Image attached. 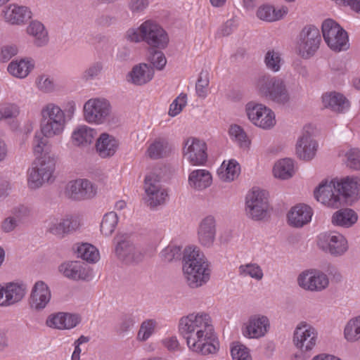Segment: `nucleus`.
Returning <instances> with one entry per match:
<instances>
[{"label":"nucleus","mask_w":360,"mask_h":360,"mask_svg":"<svg viewBox=\"0 0 360 360\" xmlns=\"http://www.w3.org/2000/svg\"><path fill=\"white\" fill-rule=\"evenodd\" d=\"M239 274L243 276H250L257 281H260L264 276L260 266L256 263L242 264L238 268Z\"/></svg>","instance_id":"obj_46"},{"label":"nucleus","mask_w":360,"mask_h":360,"mask_svg":"<svg viewBox=\"0 0 360 360\" xmlns=\"http://www.w3.org/2000/svg\"><path fill=\"white\" fill-rule=\"evenodd\" d=\"M58 271L65 277L73 281H87L91 276L89 268L79 261L62 263L58 266Z\"/></svg>","instance_id":"obj_23"},{"label":"nucleus","mask_w":360,"mask_h":360,"mask_svg":"<svg viewBox=\"0 0 360 360\" xmlns=\"http://www.w3.org/2000/svg\"><path fill=\"white\" fill-rule=\"evenodd\" d=\"M27 33L34 37V43L37 46H43L48 43L47 32L40 22H32L27 27Z\"/></svg>","instance_id":"obj_40"},{"label":"nucleus","mask_w":360,"mask_h":360,"mask_svg":"<svg viewBox=\"0 0 360 360\" xmlns=\"http://www.w3.org/2000/svg\"><path fill=\"white\" fill-rule=\"evenodd\" d=\"M150 4V0H129L128 8L132 14H139L143 12Z\"/></svg>","instance_id":"obj_61"},{"label":"nucleus","mask_w":360,"mask_h":360,"mask_svg":"<svg viewBox=\"0 0 360 360\" xmlns=\"http://www.w3.org/2000/svg\"><path fill=\"white\" fill-rule=\"evenodd\" d=\"M212 182V175L206 169L193 170L188 176L189 186L196 191L205 190L210 186Z\"/></svg>","instance_id":"obj_33"},{"label":"nucleus","mask_w":360,"mask_h":360,"mask_svg":"<svg viewBox=\"0 0 360 360\" xmlns=\"http://www.w3.org/2000/svg\"><path fill=\"white\" fill-rule=\"evenodd\" d=\"M103 70V64L96 62L91 64L82 74V78L86 80H92L98 77Z\"/></svg>","instance_id":"obj_59"},{"label":"nucleus","mask_w":360,"mask_h":360,"mask_svg":"<svg viewBox=\"0 0 360 360\" xmlns=\"http://www.w3.org/2000/svg\"><path fill=\"white\" fill-rule=\"evenodd\" d=\"M313 215L312 209L304 204L292 207L288 213V222L294 228H302L309 224Z\"/></svg>","instance_id":"obj_25"},{"label":"nucleus","mask_w":360,"mask_h":360,"mask_svg":"<svg viewBox=\"0 0 360 360\" xmlns=\"http://www.w3.org/2000/svg\"><path fill=\"white\" fill-rule=\"evenodd\" d=\"M4 287L5 304L11 306L22 300L26 294V285L19 283H8Z\"/></svg>","instance_id":"obj_32"},{"label":"nucleus","mask_w":360,"mask_h":360,"mask_svg":"<svg viewBox=\"0 0 360 360\" xmlns=\"http://www.w3.org/2000/svg\"><path fill=\"white\" fill-rule=\"evenodd\" d=\"M317 148L316 141L313 139L308 131H306L297 141L296 155L300 160L309 161L315 157Z\"/></svg>","instance_id":"obj_26"},{"label":"nucleus","mask_w":360,"mask_h":360,"mask_svg":"<svg viewBox=\"0 0 360 360\" xmlns=\"http://www.w3.org/2000/svg\"><path fill=\"white\" fill-rule=\"evenodd\" d=\"M231 354L233 360H252L249 349L240 342L233 343Z\"/></svg>","instance_id":"obj_52"},{"label":"nucleus","mask_w":360,"mask_h":360,"mask_svg":"<svg viewBox=\"0 0 360 360\" xmlns=\"http://www.w3.org/2000/svg\"><path fill=\"white\" fill-rule=\"evenodd\" d=\"M288 11L287 7L285 6L276 9L274 6L264 5L258 8L257 16L262 20L272 22L280 20Z\"/></svg>","instance_id":"obj_37"},{"label":"nucleus","mask_w":360,"mask_h":360,"mask_svg":"<svg viewBox=\"0 0 360 360\" xmlns=\"http://www.w3.org/2000/svg\"><path fill=\"white\" fill-rule=\"evenodd\" d=\"M324 106L338 112H343L349 107V101L341 94L331 92L323 96Z\"/></svg>","instance_id":"obj_34"},{"label":"nucleus","mask_w":360,"mask_h":360,"mask_svg":"<svg viewBox=\"0 0 360 360\" xmlns=\"http://www.w3.org/2000/svg\"><path fill=\"white\" fill-rule=\"evenodd\" d=\"M345 338L350 342L360 340V316L350 319L344 329Z\"/></svg>","instance_id":"obj_43"},{"label":"nucleus","mask_w":360,"mask_h":360,"mask_svg":"<svg viewBox=\"0 0 360 360\" xmlns=\"http://www.w3.org/2000/svg\"><path fill=\"white\" fill-rule=\"evenodd\" d=\"M36 83L38 89L44 93L53 91L55 87L53 80L46 75L39 76Z\"/></svg>","instance_id":"obj_60"},{"label":"nucleus","mask_w":360,"mask_h":360,"mask_svg":"<svg viewBox=\"0 0 360 360\" xmlns=\"http://www.w3.org/2000/svg\"><path fill=\"white\" fill-rule=\"evenodd\" d=\"M5 20L13 25H19L31 18V11L25 6L11 4L3 11Z\"/></svg>","instance_id":"obj_30"},{"label":"nucleus","mask_w":360,"mask_h":360,"mask_svg":"<svg viewBox=\"0 0 360 360\" xmlns=\"http://www.w3.org/2000/svg\"><path fill=\"white\" fill-rule=\"evenodd\" d=\"M268 194L265 191L253 189L248 193L245 200L246 215L252 220L260 221L269 215Z\"/></svg>","instance_id":"obj_8"},{"label":"nucleus","mask_w":360,"mask_h":360,"mask_svg":"<svg viewBox=\"0 0 360 360\" xmlns=\"http://www.w3.org/2000/svg\"><path fill=\"white\" fill-rule=\"evenodd\" d=\"M184 278L191 288H198L206 284L210 278L211 270L204 253L198 247L184 249L182 257Z\"/></svg>","instance_id":"obj_2"},{"label":"nucleus","mask_w":360,"mask_h":360,"mask_svg":"<svg viewBox=\"0 0 360 360\" xmlns=\"http://www.w3.org/2000/svg\"><path fill=\"white\" fill-rule=\"evenodd\" d=\"M118 223V216L115 212L106 213L101 224V232L105 236H110L115 231Z\"/></svg>","instance_id":"obj_45"},{"label":"nucleus","mask_w":360,"mask_h":360,"mask_svg":"<svg viewBox=\"0 0 360 360\" xmlns=\"http://www.w3.org/2000/svg\"><path fill=\"white\" fill-rule=\"evenodd\" d=\"M186 104V94H180L170 105L169 115L174 117L179 114Z\"/></svg>","instance_id":"obj_57"},{"label":"nucleus","mask_w":360,"mask_h":360,"mask_svg":"<svg viewBox=\"0 0 360 360\" xmlns=\"http://www.w3.org/2000/svg\"><path fill=\"white\" fill-rule=\"evenodd\" d=\"M153 68L146 63L134 65L127 75V81L135 86H143L150 82L154 77Z\"/></svg>","instance_id":"obj_24"},{"label":"nucleus","mask_w":360,"mask_h":360,"mask_svg":"<svg viewBox=\"0 0 360 360\" xmlns=\"http://www.w3.org/2000/svg\"><path fill=\"white\" fill-rule=\"evenodd\" d=\"M96 134V131L86 125H82L76 128L72 134L74 145L79 147L89 146Z\"/></svg>","instance_id":"obj_35"},{"label":"nucleus","mask_w":360,"mask_h":360,"mask_svg":"<svg viewBox=\"0 0 360 360\" xmlns=\"http://www.w3.org/2000/svg\"><path fill=\"white\" fill-rule=\"evenodd\" d=\"M317 245L323 252L333 257H340L348 250L346 238L338 232H325L318 236Z\"/></svg>","instance_id":"obj_10"},{"label":"nucleus","mask_w":360,"mask_h":360,"mask_svg":"<svg viewBox=\"0 0 360 360\" xmlns=\"http://www.w3.org/2000/svg\"><path fill=\"white\" fill-rule=\"evenodd\" d=\"M119 148V141L112 135L102 133L96 143V151L102 158L113 156Z\"/></svg>","instance_id":"obj_28"},{"label":"nucleus","mask_w":360,"mask_h":360,"mask_svg":"<svg viewBox=\"0 0 360 360\" xmlns=\"http://www.w3.org/2000/svg\"><path fill=\"white\" fill-rule=\"evenodd\" d=\"M298 285L310 292H321L329 285V279L323 272L310 269L302 271L297 277Z\"/></svg>","instance_id":"obj_16"},{"label":"nucleus","mask_w":360,"mask_h":360,"mask_svg":"<svg viewBox=\"0 0 360 360\" xmlns=\"http://www.w3.org/2000/svg\"><path fill=\"white\" fill-rule=\"evenodd\" d=\"M240 167L239 164L233 160H231L228 163L223 162L217 171L219 179L225 182L233 181L240 174Z\"/></svg>","instance_id":"obj_38"},{"label":"nucleus","mask_w":360,"mask_h":360,"mask_svg":"<svg viewBox=\"0 0 360 360\" xmlns=\"http://www.w3.org/2000/svg\"><path fill=\"white\" fill-rule=\"evenodd\" d=\"M270 328L269 318L262 314H254L249 317L243 328V334L248 338H260L264 337Z\"/></svg>","instance_id":"obj_19"},{"label":"nucleus","mask_w":360,"mask_h":360,"mask_svg":"<svg viewBox=\"0 0 360 360\" xmlns=\"http://www.w3.org/2000/svg\"><path fill=\"white\" fill-rule=\"evenodd\" d=\"M358 221L357 213L350 208H342L335 212L331 217V223L335 226L350 228Z\"/></svg>","instance_id":"obj_31"},{"label":"nucleus","mask_w":360,"mask_h":360,"mask_svg":"<svg viewBox=\"0 0 360 360\" xmlns=\"http://www.w3.org/2000/svg\"><path fill=\"white\" fill-rule=\"evenodd\" d=\"M20 224L10 214L4 218L1 223V230L5 233L14 231Z\"/></svg>","instance_id":"obj_62"},{"label":"nucleus","mask_w":360,"mask_h":360,"mask_svg":"<svg viewBox=\"0 0 360 360\" xmlns=\"http://www.w3.org/2000/svg\"><path fill=\"white\" fill-rule=\"evenodd\" d=\"M157 322L154 319H147L143 321L137 333V340L140 342L148 340L155 333Z\"/></svg>","instance_id":"obj_47"},{"label":"nucleus","mask_w":360,"mask_h":360,"mask_svg":"<svg viewBox=\"0 0 360 360\" xmlns=\"http://www.w3.org/2000/svg\"><path fill=\"white\" fill-rule=\"evenodd\" d=\"M117 257L126 264H136L143 259V254L128 238L117 241L115 246Z\"/></svg>","instance_id":"obj_20"},{"label":"nucleus","mask_w":360,"mask_h":360,"mask_svg":"<svg viewBox=\"0 0 360 360\" xmlns=\"http://www.w3.org/2000/svg\"><path fill=\"white\" fill-rule=\"evenodd\" d=\"M264 62L269 70L278 72L281 70L283 60L278 51L270 49L265 53Z\"/></svg>","instance_id":"obj_44"},{"label":"nucleus","mask_w":360,"mask_h":360,"mask_svg":"<svg viewBox=\"0 0 360 360\" xmlns=\"http://www.w3.org/2000/svg\"><path fill=\"white\" fill-rule=\"evenodd\" d=\"M258 92L266 98L281 106H288L292 102V97L285 81L281 77L264 75L256 81Z\"/></svg>","instance_id":"obj_3"},{"label":"nucleus","mask_w":360,"mask_h":360,"mask_svg":"<svg viewBox=\"0 0 360 360\" xmlns=\"http://www.w3.org/2000/svg\"><path fill=\"white\" fill-rule=\"evenodd\" d=\"M32 214L31 209L25 205H20L13 207L11 211V215L20 224L23 223Z\"/></svg>","instance_id":"obj_53"},{"label":"nucleus","mask_w":360,"mask_h":360,"mask_svg":"<svg viewBox=\"0 0 360 360\" xmlns=\"http://www.w3.org/2000/svg\"><path fill=\"white\" fill-rule=\"evenodd\" d=\"M64 330H69L76 327L81 321V317L78 314L63 312Z\"/></svg>","instance_id":"obj_63"},{"label":"nucleus","mask_w":360,"mask_h":360,"mask_svg":"<svg viewBox=\"0 0 360 360\" xmlns=\"http://www.w3.org/2000/svg\"><path fill=\"white\" fill-rule=\"evenodd\" d=\"M40 129L46 138L60 136L64 131L67 120L65 112L53 103L44 105L40 112Z\"/></svg>","instance_id":"obj_4"},{"label":"nucleus","mask_w":360,"mask_h":360,"mask_svg":"<svg viewBox=\"0 0 360 360\" xmlns=\"http://www.w3.org/2000/svg\"><path fill=\"white\" fill-rule=\"evenodd\" d=\"M318 331L311 324L302 321L293 333V343L302 352L311 351L316 345Z\"/></svg>","instance_id":"obj_13"},{"label":"nucleus","mask_w":360,"mask_h":360,"mask_svg":"<svg viewBox=\"0 0 360 360\" xmlns=\"http://www.w3.org/2000/svg\"><path fill=\"white\" fill-rule=\"evenodd\" d=\"M112 107L110 102L102 97L92 98L83 106L84 120L89 124H103L111 117Z\"/></svg>","instance_id":"obj_6"},{"label":"nucleus","mask_w":360,"mask_h":360,"mask_svg":"<svg viewBox=\"0 0 360 360\" xmlns=\"http://www.w3.org/2000/svg\"><path fill=\"white\" fill-rule=\"evenodd\" d=\"M320 42L319 30L314 25L304 27L300 34L297 48L299 55L305 58L311 57L318 50Z\"/></svg>","instance_id":"obj_15"},{"label":"nucleus","mask_w":360,"mask_h":360,"mask_svg":"<svg viewBox=\"0 0 360 360\" xmlns=\"http://www.w3.org/2000/svg\"><path fill=\"white\" fill-rule=\"evenodd\" d=\"M48 231L59 238H63L68 234L65 217L63 219H55L49 222Z\"/></svg>","instance_id":"obj_50"},{"label":"nucleus","mask_w":360,"mask_h":360,"mask_svg":"<svg viewBox=\"0 0 360 360\" xmlns=\"http://www.w3.org/2000/svg\"><path fill=\"white\" fill-rule=\"evenodd\" d=\"M34 68V64L27 59L13 60L8 65V72L17 78H25Z\"/></svg>","instance_id":"obj_36"},{"label":"nucleus","mask_w":360,"mask_h":360,"mask_svg":"<svg viewBox=\"0 0 360 360\" xmlns=\"http://www.w3.org/2000/svg\"><path fill=\"white\" fill-rule=\"evenodd\" d=\"M145 202L150 208H155L165 203L167 191L160 184V177L155 172L148 174L144 181Z\"/></svg>","instance_id":"obj_9"},{"label":"nucleus","mask_w":360,"mask_h":360,"mask_svg":"<svg viewBox=\"0 0 360 360\" xmlns=\"http://www.w3.org/2000/svg\"><path fill=\"white\" fill-rule=\"evenodd\" d=\"M229 135L240 147H248L250 141L246 133L240 126L237 124L231 125L229 129Z\"/></svg>","instance_id":"obj_49"},{"label":"nucleus","mask_w":360,"mask_h":360,"mask_svg":"<svg viewBox=\"0 0 360 360\" xmlns=\"http://www.w3.org/2000/svg\"><path fill=\"white\" fill-rule=\"evenodd\" d=\"M20 107L14 103H0V120L16 118L20 114Z\"/></svg>","instance_id":"obj_48"},{"label":"nucleus","mask_w":360,"mask_h":360,"mask_svg":"<svg viewBox=\"0 0 360 360\" xmlns=\"http://www.w3.org/2000/svg\"><path fill=\"white\" fill-rule=\"evenodd\" d=\"M314 197L317 201L332 208H338L344 202L336 180L322 182L314 191Z\"/></svg>","instance_id":"obj_12"},{"label":"nucleus","mask_w":360,"mask_h":360,"mask_svg":"<svg viewBox=\"0 0 360 360\" xmlns=\"http://www.w3.org/2000/svg\"><path fill=\"white\" fill-rule=\"evenodd\" d=\"M217 234V221L212 215L203 217L198 224L197 235L199 243L205 248H212Z\"/></svg>","instance_id":"obj_21"},{"label":"nucleus","mask_w":360,"mask_h":360,"mask_svg":"<svg viewBox=\"0 0 360 360\" xmlns=\"http://www.w3.org/2000/svg\"><path fill=\"white\" fill-rule=\"evenodd\" d=\"M321 30L324 41L330 49L340 51L349 48L347 32L335 20L330 18L325 20Z\"/></svg>","instance_id":"obj_7"},{"label":"nucleus","mask_w":360,"mask_h":360,"mask_svg":"<svg viewBox=\"0 0 360 360\" xmlns=\"http://www.w3.org/2000/svg\"><path fill=\"white\" fill-rule=\"evenodd\" d=\"M245 110L248 119L258 127L269 129L276 124L274 112L264 104L250 102L246 105Z\"/></svg>","instance_id":"obj_11"},{"label":"nucleus","mask_w":360,"mask_h":360,"mask_svg":"<svg viewBox=\"0 0 360 360\" xmlns=\"http://www.w3.org/2000/svg\"><path fill=\"white\" fill-rule=\"evenodd\" d=\"M209 79L206 75H200L195 84V91L198 97L205 98L207 95Z\"/></svg>","instance_id":"obj_56"},{"label":"nucleus","mask_w":360,"mask_h":360,"mask_svg":"<svg viewBox=\"0 0 360 360\" xmlns=\"http://www.w3.org/2000/svg\"><path fill=\"white\" fill-rule=\"evenodd\" d=\"M63 312H59L49 316L46 320V325L50 328L64 330Z\"/></svg>","instance_id":"obj_64"},{"label":"nucleus","mask_w":360,"mask_h":360,"mask_svg":"<svg viewBox=\"0 0 360 360\" xmlns=\"http://www.w3.org/2000/svg\"><path fill=\"white\" fill-rule=\"evenodd\" d=\"M207 145L197 138H188L184 142V155L192 165H202L207 158Z\"/></svg>","instance_id":"obj_17"},{"label":"nucleus","mask_w":360,"mask_h":360,"mask_svg":"<svg viewBox=\"0 0 360 360\" xmlns=\"http://www.w3.org/2000/svg\"><path fill=\"white\" fill-rule=\"evenodd\" d=\"M347 165L356 170L360 169V150L357 148H352L346 153Z\"/></svg>","instance_id":"obj_55"},{"label":"nucleus","mask_w":360,"mask_h":360,"mask_svg":"<svg viewBox=\"0 0 360 360\" xmlns=\"http://www.w3.org/2000/svg\"><path fill=\"white\" fill-rule=\"evenodd\" d=\"M155 49L150 48L149 49L148 59L154 68L161 70L165 68L167 59L161 51L156 50Z\"/></svg>","instance_id":"obj_51"},{"label":"nucleus","mask_w":360,"mask_h":360,"mask_svg":"<svg viewBox=\"0 0 360 360\" xmlns=\"http://www.w3.org/2000/svg\"><path fill=\"white\" fill-rule=\"evenodd\" d=\"M338 181V186L341 195L343 197V201L346 198L358 200L360 198V178L358 176H347Z\"/></svg>","instance_id":"obj_27"},{"label":"nucleus","mask_w":360,"mask_h":360,"mask_svg":"<svg viewBox=\"0 0 360 360\" xmlns=\"http://www.w3.org/2000/svg\"><path fill=\"white\" fill-rule=\"evenodd\" d=\"M56 160L51 156H44L35 160L27 172V184L31 189L41 187L54 180Z\"/></svg>","instance_id":"obj_5"},{"label":"nucleus","mask_w":360,"mask_h":360,"mask_svg":"<svg viewBox=\"0 0 360 360\" xmlns=\"http://www.w3.org/2000/svg\"><path fill=\"white\" fill-rule=\"evenodd\" d=\"M136 317L131 313H124L120 317L119 321L115 326V332L120 336L128 334L134 328L136 323Z\"/></svg>","instance_id":"obj_42"},{"label":"nucleus","mask_w":360,"mask_h":360,"mask_svg":"<svg viewBox=\"0 0 360 360\" xmlns=\"http://www.w3.org/2000/svg\"><path fill=\"white\" fill-rule=\"evenodd\" d=\"M140 30L143 35V41L150 48L163 49L167 46L169 37L165 30L155 22L148 20L140 25Z\"/></svg>","instance_id":"obj_14"},{"label":"nucleus","mask_w":360,"mask_h":360,"mask_svg":"<svg viewBox=\"0 0 360 360\" xmlns=\"http://www.w3.org/2000/svg\"><path fill=\"white\" fill-rule=\"evenodd\" d=\"M178 330L193 352L202 355L217 352L218 342L208 314L193 312L182 316L179 321Z\"/></svg>","instance_id":"obj_1"},{"label":"nucleus","mask_w":360,"mask_h":360,"mask_svg":"<svg viewBox=\"0 0 360 360\" xmlns=\"http://www.w3.org/2000/svg\"><path fill=\"white\" fill-rule=\"evenodd\" d=\"M51 292L48 285L44 281L36 282L32 289L29 298L30 308L36 311L44 309L50 302Z\"/></svg>","instance_id":"obj_22"},{"label":"nucleus","mask_w":360,"mask_h":360,"mask_svg":"<svg viewBox=\"0 0 360 360\" xmlns=\"http://www.w3.org/2000/svg\"><path fill=\"white\" fill-rule=\"evenodd\" d=\"M172 150L168 139L164 136L154 139L149 144L146 154L152 160H158L167 157Z\"/></svg>","instance_id":"obj_29"},{"label":"nucleus","mask_w":360,"mask_h":360,"mask_svg":"<svg viewBox=\"0 0 360 360\" xmlns=\"http://www.w3.org/2000/svg\"><path fill=\"white\" fill-rule=\"evenodd\" d=\"M48 141L41 133H36L32 141V149L34 155H41L44 150Z\"/></svg>","instance_id":"obj_58"},{"label":"nucleus","mask_w":360,"mask_h":360,"mask_svg":"<svg viewBox=\"0 0 360 360\" xmlns=\"http://www.w3.org/2000/svg\"><path fill=\"white\" fill-rule=\"evenodd\" d=\"M273 173L276 178L288 179L295 174L294 162L290 158H283L277 161L273 168Z\"/></svg>","instance_id":"obj_39"},{"label":"nucleus","mask_w":360,"mask_h":360,"mask_svg":"<svg viewBox=\"0 0 360 360\" xmlns=\"http://www.w3.org/2000/svg\"><path fill=\"white\" fill-rule=\"evenodd\" d=\"M181 255V248L176 245H168L160 253L162 259L167 262L179 259Z\"/></svg>","instance_id":"obj_54"},{"label":"nucleus","mask_w":360,"mask_h":360,"mask_svg":"<svg viewBox=\"0 0 360 360\" xmlns=\"http://www.w3.org/2000/svg\"><path fill=\"white\" fill-rule=\"evenodd\" d=\"M76 253L77 257L82 259L88 263H96L100 259L99 252L97 248L89 243H82L78 245Z\"/></svg>","instance_id":"obj_41"},{"label":"nucleus","mask_w":360,"mask_h":360,"mask_svg":"<svg viewBox=\"0 0 360 360\" xmlns=\"http://www.w3.org/2000/svg\"><path fill=\"white\" fill-rule=\"evenodd\" d=\"M96 190V187L90 181L78 179L68 184L65 194L71 199L80 200L93 198Z\"/></svg>","instance_id":"obj_18"}]
</instances>
